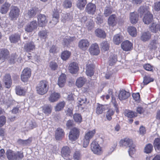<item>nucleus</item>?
Instances as JSON below:
<instances>
[{
    "instance_id": "13",
    "label": "nucleus",
    "mask_w": 160,
    "mask_h": 160,
    "mask_svg": "<svg viewBox=\"0 0 160 160\" xmlns=\"http://www.w3.org/2000/svg\"><path fill=\"white\" fill-rule=\"evenodd\" d=\"M89 45V42L87 40L82 39L79 42L78 47L81 49L85 50L88 48Z\"/></svg>"
},
{
    "instance_id": "61",
    "label": "nucleus",
    "mask_w": 160,
    "mask_h": 160,
    "mask_svg": "<svg viewBox=\"0 0 160 160\" xmlns=\"http://www.w3.org/2000/svg\"><path fill=\"white\" fill-rule=\"evenodd\" d=\"M6 122V118L5 117L2 116L0 117V127L3 126Z\"/></svg>"
},
{
    "instance_id": "21",
    "label": "nucleus",
    "mask_w": 160,
    "mask_h": 160,
    "mask_svg": "<svg viewBox=\"0 0 160 160\" xmlns=\"http://www.w3.org/2000/svg\"><path fill=\"white\" fill-rule=\"evenodd\" d=\"M117 23V22L116 16L114 14L111 15L108 19V24L110 26L112 27L116 26Z\"/></svg>"
},
{
    "instance_id": "3",
    "label": "nucleus",
    "mask_w": 160,
    "mask_h": 160,
    "mask_svg": "<svg viewBox=\"0 0 160 160\" xmlns=\"http://www.w3.org/2000/svg\"><path fill=\"white\" fill-rule=\"evenodd\" d=\"M48 82L45 80L41 81L38 84L36 88L37 93L40 95L46 93L48 90Z\"/></svg>"
},
{
    "instance_id": "37",
    "label": "nucleus",
    "mask_w": 160,
    "mask_h": 160,
    "mask_svg": "<svg viewBox=\"0 0 160 160\" xmlns=\"http://www.w3.org/2000/svg\"><path fill=\"white\" fill-rule=\"evenodd\" d=\"M151 36V34L149 32H144L142 34L141 39L143 41H146L150 39Z\"/></svg>"
},
{
    "instance_id": "34",
    "label": "nucleus",
    "mask_w": 160,
    "mask_h": 160,
    "mask_svg": "<svg viewBox=\"0 0 160 160\" xmlns=\"http://www.w3.org/2000/svg\"><path fill=\"white\" fill-rule=\"evenodd\" d=\"M20 36L19 34L12 35L9 37V39L12 43H15L20 39Z\"/></svg>"
},
{
    "instance_id": "15",
    "label": "nucleus",
    "mask_w": 160,
    "mask_h": 160,
    "mask_svg": "<svg viewBox=\"0 0 160 160\" xmlns=\"http://www.w3.org/2000/svg\"><path fill=\"white\" fill-rule=\"evenodd\" d=\"M130 93L124 90H122L120 91L118 98L120 100H125L127 99L130 96Z\"/></svg>"
},
{
    "instance_id": "5",
    "label": "nucleus",
    "mask_w": 160,
    "mask_h": 160,
    "mask_svg": "<svg viewBox=\"0 0 160 160\" xmlns=\"http://www.w3.org/2000/svg\"><path fill=\"white\" fill-rule=\"evenodd\" d=\"M91 148L94 154L100 155L102 152V148L98 143L95 141L92 142L91 146Z\"/></svg>"
},
{
    "instance_id": "30",
    "label": "nucleus",
    "mask_w": 160,
    "mask_h": 160,
    "mask_svg": "<svg viewBox=\"0 0 160 160\" xmlns=\"http://www.w3.org/2000/svg\"><path fill=\"white\" fill-rule=\"evenodd\" d=\"M96 36L100 38H104L106 37V34L105 32L100 29H97L95 31Z\"/></svg>"
},
{
    "instance_id": "31",
    "label": "nucleus",
    "mask_w": 160,
    "mask_h": 160,
    "mask_svg": "<svg viewBox=\"0 0 160 160\" xmlns=\"http://www.w3.org/2000/svg\"><path fill=\"white\" fill-rule=\"evenodd\" d=\"M123 37L120 34L115 35L113 37V41L114 43L117 45L119 44L123 40Z\"/></svg>"
},
{
    "instance_id": "18",
    "label": "nucleus",
    "mask_w": 160,
    "mask_h": 160,
    "mask_svg": "<svg viewBox=\"0 0 160 160\" xmlns=\"http://www.w3.org/2000/svg\"><path fill=\"white\" fill-rule=\"evenodd\" d=\"M9 54V51L6 49H2L0 51V60L4 61Z\"/></svg>"
},
{
    "instance_id": "58",
    "label": "nucleus",
    "mask_w": 160,
    "mask_h": 160,
    "mask_svg": "<svg viewBox=\"0 0 160 160\" xmlns=\"http://www.w3.org/2000/svg\"><path fill=\"white\" fill-rule=\"evenodd\" d=\"M74 38H72L68 37L64 38L63 40V44L64 45H67L71 41L73 40Z\"/></svg>"
},
{
    "instance_id": "14",
    "label": "nucleus",
    "mask_w": 160,
    "mask_h": 160,
    "mask_svg": "<svg viewBox=\"0 0 160 160\" xmlns=\"http://www.w3.org/2000/svg\"><path fill=\"white\" fill-rule=\"evenodd\" d=\"M100 53V50L98 45L96 43L92 44L91 47V54L97 55Z\"/></svg>"
},
{
    "instance_id": "47",
    "label": "nucleus",
    "mask_w": 160,
    "mask_h": 160,
    "mask_svg": "<svg viewBox=\"0 0 160 160\" xmlns=\"http://www.w3.org/2000/svg\"><path fill=\"white\" fill-rule=\"evenodd\" d=\"M72 18V16L69 13L63 14L62 16V21L64 23L66 22L67 21H68Z\"/></svg>"
},
{
    "instance_id": "52",
    "label": "nucleus",
    "mask_w": 160,
    "mask_h": 160,
    "mask_svg": "<svg viewBox=\"0 0 160 160\" xmlns=\"http://www.w3.org/2000/svg\"><path fill=\"white\" fill-rule=\"evenodd\" d=\"M65 102L62 101L58 103L56 106L55 110L57 111H59L62 109L65 106Z\"/></svg>"
},
{
    "instance_id": "27",
    "label": "nucleus",
    "mask_w": 160,
    "mask_h": 160,
    "mask_svg": "<svg viewBox=\"0 0 160 160\" xmlns=\"http://www.w3.org/2000/svg\"><path fill=\"white\" fill-rule=\"evenodd\" d=\"M90 131H88L86 133L83 144V147L86 148L88 145L90 141Z\"/></svg>"
},
{
    "instance_id": "28",
    "label": "nucleus",
    "mask_w": 160,
    "mask_h": 160,
    "mask_svg": "<svg viewBox=\"0 0 160 160\" xmlns=\"http://www.w3.org/2000/svg\"><path fill=\"white\" fill-rule=\"evenodd\" d=\"M130 19L132 23L135 24L138 20V15L134 12L131 13L130 14Z\"/></svg>"
},
{
    "instance_id": "24",
    "label": "nucleus",
    "mask_w": 160,
    "mask_h": 160,
    "mask_svg": "<svg viewBox=\"0 0 160 160\" xmlns=\"http://www.w3.org/2000/svg\"><path fill=\"white\" fill-rule=\"evenodd\" d=\"M32 141V139L31 138H29L28 139L25 140L19 139L17 141V143L21 145L24 146L29 145Z\"/></svg>"
},
{
    "instance_id": "50",
    "label": "nucleus",
    "mask_w": 160,
    "mask_h": 160,
    "mask_svg": "<svg viewBox=\"0 0 160 160\" xmlns=\"http://www.w3.org/2000/svg\"><path fill=\"white\" fill-rule=\"evenodd\" d=\"M153 149V146L150 143L147 144L144 148V152L149 153L151 152Z\"/></svg>"
},
{
    "instance_id": "26",
    "label": "nucleus",
    "mask_w": 160,
    "mask_h": 160,
    "mask_svg": "<svg viewBox=\"0 0 160 160\" xmlns=\"http://www.w3.org/2000/svg\"><path fill=\"white\" fill-rule=\"evenodd\" d=\"M86 81V79L84 78L79 77L77 79L76 85L78 88H81L85 84Z\"/></svg>"
},
{
    "instance_id": "43",
    "label": "nucleus",
    "mask_w": 160,
    "mask_h": 160,
    "mask_svg": "<svg viewBox=\"0 0 160 160\" xmlns=\"http://www.w3.org/2000/svg\"><path fill=\"white\" fill-rule=\"evenodd\" d=\"M158 44V43L156 40H152L150 43L149 47L151 50H155L157 48Z\"/></svg>"
},
{
    "instance_id": "46",
    "label": "nucleus",
    "mask_w": 160,
    "mask_h": 160,
    "mask_svg": "<svg viewBox=\"0 0 160 160\" xmlns=\"http://www.w3.org/2000/svg\"><path fill=\"white\" fill-rule=\"evenodd\" d=\"M153 145L155 149L160 151V138H157L155 139Z\"/></svg>"
},
{
    "instance_id": "39",
    "label": "nucleus",
    "mask_w": 160,
    "mask_h": 160,
    "mask_svg": "<svg viewBox=\"0 0 160 160\" xmlns=\"http://www.w3.org/2000/svg\"><path fill=\"white\" fill-rule=\"evenodd\" d=\"M16 91L17 94L19 95H23L26 92L25 90L23 88L20 86H17L16 87Z\"/></svg>"
},
{
    "instance_id": "36",
    "label": "nucleus",
    "mask_w": 160,
    "mask_h": 160,
    "mask_svg": "<svg viewBox=\"0 0 160 160\" xmlns=\"http://www.w3.org/2000/svg\"><path fill=\"white\" fill-rule=\"evenodd\" d=\"M128 31L132 36L133 37H136L137 35V30L136 28L132 26H130L128 28Z\"/></svg>"
},
{
    "instance_id": "41",
    "label": "nucleus",
    "mask_w": 160,
    "mask_h": 160,
    "mask_svg": "<svg viewBox=\"0 0 160 160\" xmlns=\"http://www.w3.org/2000/svg\"><path fill=\"white\" fill-rule=\"evenodd\" d=\"M86 3V0H78L77 4V7L82 9L85 7Z\"/></svg>"
},
{
    "instance_id": "7",
    "label": "nucleus",
    "mask_w": 160,
    "mask_h": 160,
    "mask_svg": "<svg viewBox=\"0 0 160 160\" xmlns=\"http://www.w3.org/2000/svg\"><path fill=\"white\" fill-rule=\"evenodd\" d=\"M79 131L76 128H72L69 134V140L72 142L75 141L78 138L79 136Z\"/></svg>"
},
{
    "instance_id": "54",
    "label": "nucleus",
    "mask_w": 160,
    "mask_h": 160,
    "mask_svg": "<svg viewBox=\"0 0 160 160\" xmlns=\"http://www.w3.org/2000/svg\"><path fill=\"white\" fill-rule=\"evenodd\" d=\"M73 118L74 121L80 123L82 121V117L79 114H75L73 115Z\"/></svg>"
},
{
    "instance_id": "38",
    "label": "nucleus",
    "mask_w": 160,
    "mask_h": 160,
    "mask_svg": "<svg viewBox=\"0 0 160 160\" xmlns=\"http://www.w3.org/2000/svg\"><path fill=\"white\" fill-rule=\"evenodd\" d=\"M112 11V8L111 6H107L105 7L104 11V15L107 17L110 15Z\"/></svg>"
},
{
    "instance_id": "23",
    "label": "nucleus",
    "mask_w": 160,
    "mask_h": 160,
    "mask_svg": "<svg viewBox=\"0 0 160 160\" xmlns=\"http://www.w3.org/2000/svg\"><path fill=\"white\" fill-rule=\"evenodd\" d=\"M11 4L7 2H6L1 7L0 12L2 14H5L8 11Z\"/></svg>"
},
{
    "instance_id": "42",
    "label": "nucleus",
    "mask_w": 160,
    "mask_h": 160,
    "mask_svg": "<svg viewBox=\"0 0 160 160\" xmlns=\"http://www.w3.org/2000/svg\"><path fill=\"white\" fill-rule=\"evenodd\" d=\"M125 115L126 116L132 118L137 116V113L135 112L129 110H126L125 112Z\"/></svg>"
},
{
    "instance_id": "64",
    "label": "nucleus",
    "mask_w": 160,
    "mask_h": 160,
    "mask_svg": "<svg viewBox=\"0 0 160 160\" xmlns=\"http://www.w3.org/2000/svg\"><path fill=\"white\" fill-rule=\"evenodd\" d=\"M21 79L22 82H27L30 77L22 73L21 75Z\"/></svg>"
},
{
    "instance_id": "12",
    "label": "nucleus",
    "mask_w": 160,
    "mask_h": 160,
    "mask_svg": "<svg viewBox=\"0 0 160 160\" xmlns=\"http://www.w3.org/2000/svg\"><path fill=\"white\" fill-rule=\"evenodd\" d=\"M71 151L68 146H64L62 148L61 151V155L64 158L68 157L70 155Z\"/></svg>"
},
{
    "instance_id": "59",
    "label": "nucleus",
    "mask_w": 160,
    "mask_h": 160,
    "mask_svg": "<svg viewBox=\"0 0 160 160\" xmlns=\"http://www.w3.org/2000/svg\"><path fill=\"white\" fill-rule=\"evenodd\" d=\"M154 10L157 12H160V1L157 2L154 4Z\"/></svg>"
},
{
    "instance_id": "60",
    "label": "nucleus",
    "mask_w": 160,
    "mask_h": 160,
    "mask_svg": "<svg viewBox=\"0 0 160 160\" xmlns=\"http://www.w3.org/2000/svg\"><path fill=\"white\" fill-rule=\"evenodd\" d=\"M22 73L30 77L31 75L30 69L28 68L24 69Z\"/></svg>"
},
{
    "instance_id": "48",
    "label": "nucleus",
    "mask_w": 160,
    "mask_h": 160,
    "mask_svg": "<svg viewBox=\"0 0 160 160\" xmlns=\"http://www.w3.org/2000/svg\"><path fill=\"white\" fill-rule=\"evenodd\" d=\"M72 2L70 0H65L62 3L63 6L65 8H69L72 6Z\"/></svg>"
},
{
    "instance_id": "63",
    "label": "nucleus",
    "mask_w": 160,
    "mask_h": 160,
    "mask_svg": "<svg viewBox=\"0 0 160 160\" xmlns=\"http://www.w3.org/2000/svg\"><path fill=\"white\" fill-rule=\"evenodd\" d=\"M21 79L22 82H27L30 77L22 73L21 75Z\"/></svg>"
},
{
    "instance_id": "56",
    "label": "nucleus",
    "mask_w": 160,
    "mask_h": 160,
    "mask_svg": "<svg viewBox=\"0 0 160 160\" xmlns=\"http://www.w3.org/2000/svg\"><path fill=\"white\" fill-rule=\"evenodd\" d=\"M47 32L46 30H42L40 31L38 35L41 38L45 39L47 37Z\"/></svg>"
},
{
    "instance_id": "20",
    "label": "nucleus",
    "mask_w": 160,
    "mask_h": 160,
    "mask_svg": "<svg viewBox=\"0 0 160 160\" xmlns=\"http://www.w3.org/2000/svg\"><path fill=\"white\" fill-rule=\"evenodd\" d=\"M64 131L62 129L58 128L56 131L55 138L57 140H60L64 136Z\"/></svg>"
},
{
    "instance_id": "11",
    "label": "nucleus",
    "mask_w": 160,
    "mask_h": 160,
    "mask_svg": "<svg viewBox=\"0 0 160 160\" xmlns=\"http://www.w3.org/2000/svg\"><path fill=\"white\" fill-rule=\"evenodd\" d=\"M122 49L126 51H128L131 49L132 48V44L128 40L123 42L121 44Z\"/></svg>"
},
{
    "instance_id": "25",
    "label": "nucleus",
    "mask_w": 160,
    "mask_h": 160,
    "mask_svg": "<svg viewBox=\"0 0 160 160\" xmlns=\"http://www.w3.org/2000/svg\"><path fill=\"white\" fill-rule=\"evenodd\" d=\"M38 12V8L36 7L32 8L28 10L27 15L29 18H32L35 16Z\"/></svg>"
},
{
    "instance_id": "33",
    "label": "nucleus",
    "mask_w": 160,
    "mask_h": 160,
    "mask_svg": "<svg viewBox=\"0 0 160 160\" xmlns=\"http://www.w3.org/2000/svg\"><path fill=\"white\" fill-rule=\"evenodd\" d=\"M100 46L101 47V50L102 51H108L109 49V44L107 41H103L101 43Z\"/></svg>"
},
{
    "instance_id": "9",
    "label": "nucleus",
    "mask_w": 160,
    "mask_h": 160,
    "mask_svg": "<svg viewBox=\"0 0 160 160\" xmlns=\"http://www.w3.org/2000/svg\"><path fill=\"white\" fill-rule=\"evenodd\" d=\"M68 70L71 73H76L79 70L78 63L74 62L70 63L68 67Z\"/></svg>"
},
{
    "instance_id": "40",
    "label": "nucleus",
    "mask_w": 160,
    "mask_h": 160,
    "mask_svg": "<svg viewBox=\"0 0 160 160\" xmlns=\"http://www.w3.org/2000/svg\"><path fill=\"white\" fill-rule=\"evenodd\" d=\"M71 53L70 52L68 51H65L63 52L61 55V57L62 59L66 60L70 57Z\"/></svg>"
},
{
    "instance_id": "19",
    "label": "nucleus",
    "mask_w": 160,
    "mask_h": 160,
    "mask_svg": "<svg viewBox=\"0 0 160 160\" xmlns=\"http://www.w3.org/2000/svg\"><path fill=\"white\" fill-rule=\"evenodd\" d=\"M4 82L5 87L8 88H9L11 85L12 80L10 75L9 74H6L4 78Z\"/></svg>"
},
{
    "instance_id": "17",
    "label": "nucleus",
    "mask_w": 160,
    "mask_h": 160,
    "mask_svg": "<svg viewBox=\"0 0 160 160\" xmlns=\"http://www.w3.org/2000/svg\"><path fill=\"white\" fill-rule=\"evenodd\" d=\"M108 108L109 106L107 105L98 104L96 108V112L98 114H102L103 111L108 109Z\"/></svg>"
},
{
    "instance_id": "32",
    "label": "nucleus",
    "mask_w": 160,
    "mask_h": 160,
    "mask_svg": "<svg viewBox=\"0 0 160 160\" xmlns=\"http://www.w3.org/2000/svg\"><path fill=\"white\" fill-rule=\"evenodd\" d=\"M6 155L9 160H15V152L11 150H8Z\"/></svg>"
},
{
    "instance_id": "53",
    "label": "nucleus",
    "mask_w": 160,
    "mask_h": 160,
    "mask_svg": "<svg viewBox=\"0 0 160 160\" xmlns=\"http://www.w3.org/2000/svg\"><path fill=\"white\" fill-rule=\"evenodd\" d=\"M117 61V57L116 56L113 55L110 58L109 63L110 65L112 66L115 64Z\"/></svg>"
},
{
    "instance_id": "22",
    "label": "nucleus",
    "mask_w": 160,
    "mask_h": 160,
    "mask_svg": "<svg viewBox=\"0 0 160 160\" xmlns=\"http://www.w3.org/2000/svg\"><path fill=\"white\" fill-rule=\"evenodd\" d=\"M24 48L27 52H28L34 49L35 48V45L33 42L31 41L25 44Z\"/></svg>"
},
{
    "instance_id": "57",
    "label": "nucleus",
    "mask_w": 160,
    "mask_h": 160,
    "mask_svg": "<svg viewBox=\"0 0 160 160\" xmlns=\"http://www.w3.org/2000/svg\"><path fill=\"white\" fill-rule=\"evenodd\" d=\"M150 29L151 31L153 32H156L158 30L157 25L155 23H152L150 27Z\"/></svg>"
},
{
    "instance_id": "2",
    "label": "nucleus",
    "mask_w": 160,
    "mask_h": 160,
    "mask_svg": "<svg viewBox=\"0 0 160 160\" xmlns=\"http://www.w3.org/2000/svg\"><path fill=\"white\" fill-rule=\"evenodd\" d=\"M139 11L141 14L143 15V14H145L143 19L144 23L148 24L152 21V15L144 7H140Z\"/></svg>"
},
{
    "instance_id": "62",
    "label": "nucleus",
    "mask_w": 160,
    "mask_h": 160,
    "mask_svg": "<svg viewBox=\"0 0 160 160\" xmlns=\"http://www.w3.org/2000/svg\"><path fill=\"white\" fill-rule=\"evenodd\" d=\"M143 68L147 71H151L153 70V67L149 64H144L143 66Z\"/></svg>"
},
{
    "instance_id": "4",
    "label": "nucleus",
    "mask_w": 160,
    "mask_h": 160,
    "mask_svg": "<svg viewBox=\"0 0 160 160\" xmlns=\"http://www.w3.org/2000/svg\"><path fill=\"white\" fill-rule=\"evenodd\" d=\"M19 12V10L17 7L12 6L9 14V17L12 20H15L18 17Z\"/></svg>"
},
{
    "instance_id": "49",
    "label": "nucleus",
    "mask_w": 160,
    "mask_h": 160,
    "mask_svg": "<svg viewBox=\"0 0 160 160\" xmlns=\"http://www.w3.org/2000/svg\"><path fill=\"white\" fill-rule=\"evenodd\" d=\"M108 94H107L106 95H102L101 97V98L103 100H104L105 99H106V100H108L110 96L112 97L113 92H112V90L111 89H109L108 90Z\"/></svg>"
},
{
    "instance_id": "45",
    "label": "nucleus",
    "mask_w": 160,
    "mask_h": 160,
    "mask_svg": "<svg viewBox=\"0 0 160 160\" xmlns=\"http://www.w3.org/2000/svg\"><path fill=\"white\" fill-rule=\"evenodd\" d=\"M114 111L112 109H109L106 114V117L108 121H110L112 119V116L114 114Z\"/></svg>"
},
{
    "instance_id": "16",
    "label": "nucleus",
    "mask_w": 160,
    "mask_h": 160,
    "mask_svg": "<svg viewBox=\"0 0 160 160\" xmlns=\"http://www.w3.org/2000/svg\"><path fill=\"white\" fill-rule=\"evenodd\" d=\"M66 76L64 74H62L59 77L58 84L60 87L62 88L64 86L66 82Z\"/></svg>"
},
{
    "instance_id": "29",
    "label": "nucleus",
    "mask_w": 160,
    "mask_h": 160,
    "mask_svg": "<svg viewBox=\"0 0 160 160\" xmlns=\"http://www.w3.org/2000/svg\"><path fill=\"white\" fill-rule=\"evenodd\" d=\"M52 109V108L51 106L46 105L42 107V111L46 115H48L51 113Z\"/></svg>"
},
{
    "instance_id": "10",
    "label": "nucleus",
    "mask_w": 160,
    "mask_h": 160,
    "mask_svg": "<svg viewBox=\"0 0 160 160\" xmlns=\"http://www.w3.org/2000/svg\"><path fill=\"white\" fill-rule=\"evenodd\" d=\"M60 97V93L54 92L50 94L48 99L50 102H54L57 101Z\"/></svg>"
},
{
    "instance_id": "44",
    "label": "nucleus",
    "mask_w": 160,
    "mask_h": 160,
    "mask_svg": "<svg viewBox=\"0 0 160 160\" xmlns=\"http://www.w3.org/2000/svg\"><path fill=\"white\" fill-rule=\"evenodd\" d=\"M86 101V100L83 99L81 98H78V105L79 110L81 112H82L84 107H83V104H84Z\"/></svg>"
},
{
    "instance_id": "51",
    "label": "nucleus",
    "mask_w": 160,
    "mask_h": 160,
    "mask_svg": "<svg viewBox=\"0 0 160 160\" xmlns=\"http://www.w3.org/2000/svg\"><path fill=\"white\" fill-rule=\"evenodd\" d=\"M15 160L21 159L23 157V152H15Z\"/></svg>"
},
{
    "instance_id": "8",
    "label": "nucleus",
    "mask_w": 160,
    "mask_h": 160,
    "mask_svg": "<svg viewBox=\"0 0 160 160\" xmlns=\"http://www.w3.org/2000/svg\"><path fill=\"white\" fill-rule=\"evenodd\" d=\"M38 22L40 27H43L46 25L48 22L46 16L44 14H39L38 17Z\"/></svg>"
},
{
    "instance_id": "6",
    "label": "nucleus",
    "mask_w": 160,
    "mask_h": 160,
    "mask_svg": "<svg viewBox=\"0 0 160 160\" xmlns=\"http://www.w3.org/2000/svg\"><path fill=\"white\" fill-rule=\"evenodd\" d=\"M38 27L37 22L36 20L31 22L27 24L25 27V31L28 32H32L34 30L37 29Z\"/></svg>"
},
{
    "instance_id": "35",
    "label": "nucleus",
    "mask_w": 160,
    "mask_h": 160,
    "mask_svg": "<svg viewBox=\"0 0 160 160\" xmlns=\"http://www.w3.org/2000/svg\"><path fill=\"white\" fill-rule=\"evenodd\" d=\"M26 124L28 130L32 129L36 126V122L31 120L27 121L26 122Z\"/></svg>"
},
{
    "instance_id": "55",
    "label": "nucleus",
    "mask_w": 160,
    "mask_h": 160,
    "mask_svg": "<svg viewBox=\"0 0 160 160\" xmlns=\"http://www.w3.org/2000/svg\"><path fill=\"white\" fill-rule=\"evenodd\" d=\"M153 79L149 76H145L143 78V82L145 85H147L151 82H152Z\"/></svg>"
},
{
    "instance_id": "1",
    "label": "nucleus",
    "mask_w": 160,
    "mask_h": 160,
    "mask_svg": "<svg viewBox=\"0 0 160 160\" xmlns=\"http://www.w3.org/2000/svg\"><path fill=\"white\" fill-rule=\"evenodd\" d=\"M120 145L122 147L129 148L128 152L129 155L132 156L135 152V145L133 143L132 140L128 138L121 139L120 141Z\"/></svg>"
}]
</instances>
